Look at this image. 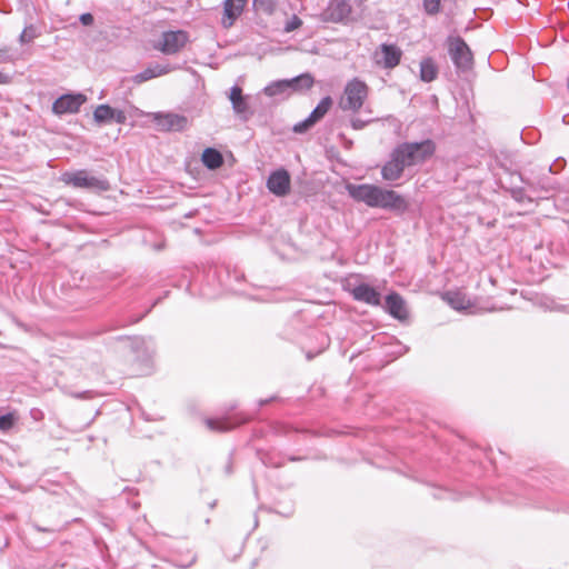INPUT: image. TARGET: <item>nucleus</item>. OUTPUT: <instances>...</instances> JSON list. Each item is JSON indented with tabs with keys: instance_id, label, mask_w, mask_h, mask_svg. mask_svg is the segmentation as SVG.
<instances>
[{
	"instance_id": "f257e3e1",
	"label": "nucleus",
	"mask_w": 569,
	"mask_h": 569,
	"mask_svg": "<svg viewBox=\"0 0 569 569\" xmlns=\"http://www.w3.org/2000/svg\"><path fill=\"white\" fill-rule=\"evenodd\" d=\"M349 196L358 201L363 202L370 208H380L395 212L407 211L409 204L406 198L398 192L381 188L376 184H347Z\"/></svg>"
},
{
	"instance_id": "f03ea898",
	"label": "nucleus",
	"mask_w": 569,
	"mask_h": 569,
	"mask_svg": "<svg viewBox=\"0 0 569 569\" xmlns=\"http://www.w3.org/2000/svg\"><path fill=\"white\" fill-rule=\"evenodd\" d=\"M396 153L406 168L425 163L436 152V143L431 139L415 142L399 143L395 149Z\"/></svg>"
},
{
	"instance_id": "7ed1b4c3",
	"label": "nucleus",
	"mask_w": 569,
	"mask_h": 569,
	"mask_svg": "<svg viewBox=\"0 0 569 569\" xmlns=\"http://www.w3.org/2000/svg\"><path fill=\"white\" fill-rule=\"evenodd\" d=\"M313 83V77L306 72L291 79L273 81L263 88V93L268 97H283L288 96L290 92L308 90Z\"/></svg>"
},
{
	"instance_id": "20e7f679",
	"label": "nucleus",
	"mask_w": 569,
	"mask_h": 569,
	"mask_svg": "<svg viewBox=\"0 0 569 569\" xmlns=\"http://www.w3.org/2000/svg\"><path fill=\"white\" fill-rule=\"evenodd\" d=\"M61 181L73 188L87 189L93 192H103L110 189L109 181L102 176H91L88 170L64 172Z\"/></svg>"
},
{
	"instance_id": "39448f33",
	"label": "nucleus",
	"mask_w": 569,
	"mask_h": 569,
	"mask_svg": "<svg viewBox=\"0 0 569 569\" xmlns=\"http://www.w3.org/2000/svg\"><path fill=\"white\" fill-rule=\"evenodd\" d=\"M369 88L365 81L353 78L348 81L343 94L339 100V107L343 111H359L368 98Z\"/></svg>"
},
{
	"instance_id": "423d86ee",
	"label": "nucleus",
	"mask_w": 569,
	"mask_h": 569,
	"mask_svg": "<svg viewBox=\"0 0 569 569\" xmlns=\"http://www.w3.org/2000/svg\"><path fill=\"white\" fill-rule=\"evenodd\" d=\"M449 54L458 70L468 71L471 69L473 63L472 52L462 38L450 39Z\"/></svg>"
},
{
	"instance_id": "0eeeda50",
	"label": "nucleus",
	"mask_w": 569,
	"mask_h": 569,
	"mask_svg": "<svg viewBox=\"0 0 569 569\" xmlns=\"http://www.w3.org/2000/svg\"><path fill=\"white\" fill-rule=\"evenodd\" d=\"M87 98L82 93H66L60 96L52 104L54 114L77 113Z\"/></svg>"
},
{
	"instance_id": "6e6552de",
	"label": "nucleus",
	"mask_w": 569,
	"mask_h": 569,
	"mask_svg": "<svg viewBox=\"0 0 569 569\" xmlns=\"http://www.w3.org/2000/svg\"><path fill=\"white\" fill-rule=\"evenodd\" d=\"M189 37L186 31H167L162 33L161 42L157 48L164 54H174L186 46Z\"/></svg>"
},
{
	"instance_id": "1a4fd4ad",
	"label": "nucleus",
	"mask_w": 569,
	"mask_h": 569,
	"mask_svg": "<svg viewBox=\"0 0 569 569\" xmlns=\"http://www.w3.org/2000/svg\"><path fill=\"white\" fill-rule=\"evenodd\" d=\"M131 349L136 355V359L140 361L144 369L142 372H149L151 359L154 355V342L151 338H134L131 340Z\"/></svg>"
},
{
	"instance_id": "9d476101",
	"label": "nucleus",
	"mask_w": 569,
	"mask_h": 569,
	"mask_svg": "<svg viewBox=\"0 0 569 569\" xmlns=\"http://www.w3.org/2000/svg\"><path fill=\"white\" fill-rule=\"evenodd\" d=\"M402 51L396 44L382 43L376 52V61L386 69H393L400 63Z\"/></svg>"
},
{
	"instance_id": "9b49d317",
	"label": "nucleus",
	"mask_w": 569,
	"mask_h": 569,
	"mask_svg": "<svg viewBox=\"0 0 569 569\" xmlns=\"http://www.w3.org/2000/svg\"><path fill=\"white\" fill-rule=\"evenodd\" d=\"M154 120L158 127L164 131H183L189 124L187 117L172 112L157 113Z\"/></svg>"
},
{
	"instance_id": "f8f14e48",
	"label": "nucleus",
	"mask_w": 569,
	"mask_h": 569,
	"mask_svg": "<svg viewBox=\"0 0 569 569\" xmlns=\"http://www.w3.org/2000/svg\"><path fill=\"white\" fill-rule=\"evenodd\" d=\"M269 191L278 197H283L290 191V176L287 170L280 169L272 172L267 180Z\"/></svg>"
},
{
	"instance_id": "ddd939ff",
	"label": "nucleus",
	"mask_w": 569,
	"mask_h": 569,
	"mask_svg": "<svg viewBox=\"0 0 569 569\" xmlns=\"http://www.w3.org/2000/svg\"><path fill=\"white\" fill-rule=\"evenodd\" d=\"M351 13V6L346 0H332L323 12V19L331 22H342Z\"/></svg>"
},
{
	"instance_id": "4468645a",
	"label": "nucleus",
	"mask_w": 569,
	"mask_h": 569,
	"mask_svg": "<svg viewBox=\"0 0 569 569\" xmlns=\"http://www.w3.org/2000/svg\"><path fill=\"white\" fill-rule=\"evenodd\" d=\"M406 167L402 164L401 159L395 150L390 153V159L381 168V177L386 181L399 180L405 171Z\"/></svg>"
},
{
	"instance_id": "2eb2a0df",
	"label": "nucleus",
	"mask_w": 569,
	"mask_h": 569,
	"mask_svg": "<svg viewBox=\"0 0 569 569\" xmlns=\"http://www.w3.org/2000/svg\"><path fill=\"white\" fill-rule=\"evenodd\" d=\"M355 300L361 301L371 306H380L381 295L373 287L368 283H360L351 290Z\"/></svg>"
},
{
	"instance_id": "dca6fc26",
	"label": "nucleus",
	"mask_w": 569,
	"mask_h": 569,
	"mask_svg": "<svg viewBox=\"0 0 569 569\" xmlns=\"http://www.w3.org/2000/svg\"><path fill=\"white\" fill-rule=\"evenodd\" d=\"M174 70L173 67H171L169 63L167 64H160V63H150L144 70L141 72L134 74L132 77V81L136 84H141L148 80H151L153 78L167 74Z\"/></svg>"
},
{
	"instance_id": "f3484780",
	"label": "nucleus",
	"mask_w": 569,
	"mask_h": 569,
	"mask_svg": "<svg viewBox=\"0 0 569 569\" xmlns=\"http://www.w3.org/2000/svg\"><path fill=\"white\" fill-rule=\"evenodd\" d=\"M246 6L237 2L236 0H224L223 1V17L221 19V24L223 28L228 29L233 26L236 20L241 16Z\"/></svg>"
},
{
	"instance_id": "a211bd4d",
	"label": "nucleus",
	"mask_w": 569,
	"mask_h": 569,
	"mask_svg": "<svg viewBox=\"0 0 569 569\" xmlns=\"http://www.w3.org/2000/svg\"><path fill=\"white\" fill-rule=\"evenodd\" d=\"M386 310L396 319L403 320L408 313L405 307V300L397 292H391L386 297Z\"/></svg>"
},
{
	"instance_id": "6ab92c4d",
	"label": "nucleus",
	"mask_w": 569,
	"mask_h": 569,
	"mask_svg": "<svg viewBox=\"0 0 569 569\" xmlns=\"http://www.w3.org/2000/svg\"><path fill=\"white\" fill-rule=\"evenodd\" d=\"M229 99L231 101L234 112L237 114L242 116L244 119H248L251 112L249 110L247 97L243 96L242 89L239 86H233L230 89Z\"/></svg>"
},
{
	"instance_id": "aec40b11",
	"label": "nucleus",
	"mask_w": 569,
	"mask_h": 569,
	"mask_svg": "<svg viewBox=\"0 0 569 569\" xmlns=\"http://www.w3.org/2000/svg\"><path fill=\"white\" fill-rule=\"evenodd\" d=\"M201 161L208 169L216 170L223 164V157L219 150L206 148L202 152Z\"/></svg>"
},
{
	"instance_id": "412c9836",
	"label": "nucleus",
	"mask_w": 569,
	"mask_h": 569,
	"mask_svg": "<svg viewBox=\"0 0 569 569\" xmlns=\"http://www.w3.org/2000/svg\"><path fill=\"white\" fill-rule=\"evenodd\" d=\"M244 421V419L232 422L228 418H208L204 423L212 431H228Z\"/></svg>"
},
{
	"instance_id": "4be33fe9",
	"label": "nucleus",
	"mask_w": 569,
	"mask_h": 569,
	"mask_svg": "<svg viewBox=\"0 0 569 569\" xmlns=\"http://www.w3.org/2000/svg\"><path fill=\"white\" fill-rule=\"evenodd\" d=\"M438 76V68L431 58H425L420 62V79L423 82H431Z\"/></svg>"
},
{
	"instance_id": "5701e85b",
	"label": "nucleus",
	"mask_w": 569,
	"mask_h": 569,
	"mask_svg": "<svg viewBox=\"0 0 569 569\" xmlns=\"http://www.w3.org/2000/svg\"><path fill=\"white\" fill-rule=\"evenodd\" d=\"M332 106V99L330 96L323 97L317 107L311 111L309 117L317 123L319 122L329 111Z\"/></svg>"
},
{
	"instance_id": "b1692460",
	"label": "nucleus",
	"mask_w": 569,
	"mask_h": 569,
	"mask_svg": "<svg viewBox=\"0 0 569 569\" xmlns=\"http://www.w3.org/2000/svg\"><path fill=\"white\" fill-rule=\"evenodd\" d=\"M113 108L109 104H100L93 111V119L99 124L112 122Z\"/></svg>"
},
{
	"instance_id": "393cba45",
	"label": "nucleus",
	"mask_w": 569,
	"mask_h": 569,
	"mask_svg": "<svg viewBox=\"0 0 569 569\" xmlns=\"http://www.w3.org/2000/svg\"><path fill=\"white\" fill-rule=\"evenodd\" d=\"M253 7L257 11L272 14L277 7V0H253Z\"/></svg>"
},
{
	"instance_id": "a878e982",
	"label": "nucleus",
	"mask_w": 569,
	"mask_h": 569,
	"mask_svg": "<svg viewBox=\"0 0 569 569\" xmlns=\"http://www.w3.org/2000/svg\"><path fill=\"white\" fill-rule=\"evenodd\" d=\"M510 196L519 203H532V198L529 197L522 187H512L509 189Z\"/></svg>"
},
{
	"instance_id": "bb28decb",
	"label": "nucleus",
	"mask_w": 569,
	"mask_h": 569,
	"mask_svg": "<svg viewBox=\"0 0 569 569\" xmlns=\"http://www.w3.org/2000/svg\"><path fill=\"white\" fill-rule=\"evenodd\" d=\"M447 300L449 305L456 310H465L467 306L465 305V298L460 293H447Z\"/></svg>"
},
{
	"instance_id": "cd10ccee",
	"label": "nucleus",
	"mask_w": 569,
	"mask_h": 569,
	"mask_svg": "<svg viewBox=\"0 0 569 569\" xmlns=\"http://www.w3.org/2000/svg\"><path fill=\"white\" fill-rule=\"evenodd\" d=\"M425 12L429 16H435L441 10V0H423Z\"/></svg>"
},
{
	"instance_id": "c85d7f7f",
	"label": "nucleus",
	"mask_w": 569,
	"mask_h": 569,
	"mask_svg": "<svg viewBox=\"0 0 569 569\" xmlns=\"http://www.w3.org/2000/svg\"><path fill=\"white\" fill-rule=\"evenodd\" d=\"M518 178L521 182L526 183L533 191H536L538 189L546 190V191L552 189V186L549 182L547 183V182H543L542 180L535 183L530 180H526L521 174H519Z\"/></svg>"
},
{
	"instance_id": "c756f323",
	"label": "nucleus",
	"mask_w": 569,
	"mask_h": 569,
	"mask_svg": "<svg viewBox=\"0 0 569 569\" xmlns=\"http://www.w3.org/2000/svg\"><path fill=\"white\" fill-rule=\"evenodd\" d=\"M16 422V417L13 413H6L0 416V430L8 431L10 430Z\"/></svg>"
},
{
	"instance_id": "7c9ffc66",
	"label": "nucleus",
	"mask_w": 569,
	"mask_h": 569,
	"mask_svg": "<svg viewBox=\"0 0 569 569\" xmlns=\"http://www.w3.org/2000/svg\"><path fill=\"white\" fill-rule=\"evenodd\" d=\"M316 124V122L310 118H306L305 120L296 123L293 126V132L296 133H305L306 131H308L311 127H313Z\"/></svg>"
},
{
	"instance_id": "2f4dec72",
	"label": "nucleus",
	"mask_w": 569,
	"mask_h": 569,
	"mask_svg": "<svg viewBox=\"0 0 569 569\" xmlns=\"http://www.w3.org/2000/svg\"><path fill=\"white\" fill-rule=\"evenodd\" d=\"M37 37L36 29L32 26L26 27L19 37L20 43L31 42Z\"/></svg>"
},
{
	"instance_id": "473e14b6",
	"label": "nucleus",
	"mask_w": 569,
	"mask_h": 569,
	"mask_svg": "<svg viewBox=\"0 0 569 569\" xmlns=\"http://www.w3.org/2000/svg\"><path fill=\"white\" fill-rule=\"evenodd\" d=\"M301 24H302L301 19L298 16L293 14L290 18V20H288L286 22L283 29H284L286 32H291V31H295L296 29H298L299 27H301Z\"/></svg>"
},
{
	"instance_id": "72a5a7b5",
	"label": "nucleus",
	"mask_w": 569,
	"mask_h": 569,
	"mask_svg": "<svg viewBox=\"0 0 569 569\" xmlns=\"http://www.w3.org/2000/svg\"><path fill=\"white\" fill-rule=\"evenodd\" d=\"M127 120V116H126V112L122 111V110H119V109H114L113 108V112H112V122H116V123H119V124H122L124 123Z\"/></svg>"
},
{
	"instance_id": "f704fd0d",
	"label": "nucleus",
	"mask_w": 569,
	"mask_h": 569,
	"mask_svg": "<svg viewBox=\"0 0 569 569\" xmlns=\"http://www.w3.org/2000/svg\"><path fill=\"white\" fill-rule=\"evenodd\" d=\"M79 21L83 26H91L93 23L94 19H93V16L90 12H86V13L80 14Z\"/></svg>"
},
{
	"instance_id": "c9c22d12",
	"label": "nucleus",
	"mask_w": 569,
	"mask_h": 569,
	"mask_svg": "<svg viewBox=\"0 0 569 569\" xmlns=\"http://www.w3.org/2000/svg\"><path fill=\"white\" fill-rule=\"evenodd\" d=\"M367 123H368L367 121H363L361 119H352L351 120V126L356 130H360V129L365 128Z\"/></svg>"
},
{
	"instance_id": "e433bc0d",
	"label": "nucleus",
	"mask_w": 569,
	"mask_h": 569,
	"mask_svg": "<svg viewBox=\"0 0 569 569\" xmlns=\"http://www.w3.org/2000/svg\"><path fill=\"white\" fill-rule=\"evenodd\" d=\"M33 528L39 531V532H49V533H54L56 530L53 528H44V527H41L39 525H33Z\"/></svg>"
},
{
	"instance_id": "4c0bfd02",
	"label": "nucleus",
	"mask_w": 569,
	"mask_h": 569,
	"mask_svg": "<svg viewBox=\"0 0 569 569\" xmlns=\"http://www.w3.org/2000/svg\"><path fill=\"white\" fill-rule=\"evenodd\" d=\"M74 397L79 399H89L91 398V391H83L82 393L74 395Z\"/></svg>"
},
{
	"instance_id": "58836bf2",
	"label": "nucleus",
	"mask_w": 569,
	"mask_h": 569,
	"mask_svg": "<svg viewBox=\"0 0 569 569\" xmlns=\"http://www.w3.org/2000/svg\"><path fill=\"white\" fill-rule=\"evenodd\" d=\"M274 399V397H271L269 399H264V400H260L259 401V406H264L266 403H269L270 401H272Z\"/></svg>"
},
{
	"instance_id": "ea45409f",
	"label": "nucleus",
	"mask_w": 569,
	"mask_h": 569,
	"mask_svg": "<svg viewBox=\"0 0 569 569\" xmlns=\"http://www.w3.org/2000/svg\"><path fill=\"white\" fill-rule=\"evenodd\" d=\"M313 357H315V355H312V353H310V352H308V353H307V358H308V360H311Z\"/></svg>"
},
{
	"instance_id": "a19ab883",
	"label": "nucleus",
	"mask_w": 569,
	"mask_h": 569,
	"mask_svg": "<svg viewBox=\"0 0 569 569\" xmlns=\"http://www.w3.org/2000/svg\"><path fill=\"white\" fill-rule=\"evenodd\" d=\"M236 1L239 2V3H242L243 6H246L248 0H236Z\"/></svg>"
},
{
	"instance_id": "79ce46f5",
	"label": "nucleus",
	"mask_w": 569,
	"mask_h": 569,
	"mask_svg": "<svg viewBox=\"0 0 569 569\" xmlns=\"http://www.w3.org/2000/svg\"><path fill=\"white\" fill-rule=\"evenodd\" d=\"M549 172H555V171H553V166H552V164H551V166H549Z\"/></svg>"
},
{
	"instance_id": "37998d69",
	"label": "nucleus",
	"mask_w": 569,
	"mask_h": 569,
	"mask_svg": "<svg viewBox=\"0 0 569 569\" xmlns=\"http://www.w3.org/2000/svg\"><path fill=\"white\" fill-rule=\"evenodd\" d=\"M3 74L0 73V83L2 82Z\"/></svg>"
}]
</instances>
